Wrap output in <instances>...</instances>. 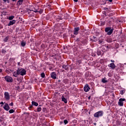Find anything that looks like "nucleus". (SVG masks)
I'll return each mask as SVG.
<instances>
[{
  "mask_svg": "<svg viewBox=\"0 0 126 126\" xmlns=\"http://www.w3.org/2000/svg\"><path fill=\"white\" fill-rule=\"evenodd\" d=\"M105 31L106 33H107V35H112L114 31V29H112L111 27H107L105 29Z\"/></svg>",
  "mask_w": 126,
  "mask_h": 126,
  "instance_id": "1",
  "label": "nucleus"
},
{
  "mask_svg": "<svg viewBox=\"0 0 126 126\" xmlns=\"http://www.w3.org/2000/svg\"><path fill=\"white\" fill-rule=\"evenodd\" d=\"M60 123L61 124H63V122H60Z\"/></svg>",
  "mask_w": 126,
  "mask_h": 126,
  "instance_id": "53",
  "label": "nucleus"
},
{
  "mask_svg": "<svg viewBox=\"0 0 126 126\" xmlns=\"http://www.w3.org/2000/svg\"><path fill=\"white\" fill-rule=\"evenodd\" d=\"M107 48H108V49H109V46H107Z\"/></svg>",
  "mask_w": 126,
  "mask_h": 126,
  "instance_id": "55",
  "label": "nucleus"
},
{
  "mask_svg": "<svg viewBox=\"0 0 126 126\" xmlns=\"http://www.w3.org/2000/svg\"><path fill=\"white\" fill-rule=\"evenodd\" d=\"M107 42H108V43H112V42H113V39L110 37H108L107 38L106 40Z\"/></svg>",
  "mask_w": 126,
  "mask_h": 126,
  "instance_id": "17",
  "label": "nucleus"
},
{
  "mask_svg": "<svg viewBox=\"0 0 126 126\" xmlns=\"http://www.w3.org/2000/svg\"><path fill=\"white\" fill-rule=\"evenodd\" d=\"M88 99L89 100H90V99H91V96H89Z\"/></svg>",
  "mask_w": 126,
  "mask_h": 126,
  "instance_id": "44",
  "label": "nucleus"
},
{
  "mask_svg": "<svg viewBox=\"0 0 126 126\" xmlns=\"http://www.w3.org/2000/svg\"><path fill=\"white\" fill-rule=\"evenodd\" d=\"M6 72L8 73V72H9V71L8 70H6Z\"/></svg>",
  "mask_w": 126,
  "mask_h": 126,
  "instance_id": "43",
  "label": "nucleus"
},
{
  "mask_svg": "<svg viewBox=\"0 0 126 126\" xmlns=\"http://www.w3.org/2000/svg\"><path fill=\"white\" fill-rule=\"evenodd\" d=\"M102 83H107L108 82V81L106 80V78H103L102 79Z\"/></svg>",
  "mask_w": 126,
  "mask_h": 126,
  "instance_id": "21",
  "label": "nucleus"
},
{
  "mask_svg": "<svg viewBox=\"0 0 126 126\" xmlns=\"http://www.w3.org/2000/svg\"><path fill=\"white\" fill-rule=\"evenodd\" d=\"M98 43L99 44H102V43H103V40H99Z\"/></svg>",
  "mask_w": 126,
  "mask_h": 126,
  "instance_id": "36",
  "label": "nucleus"
},
{
  "mask_svg": "<svg viewBox=\"0 0 126 126\" xmlns=\"http://www.w3.org/2000/svg\"><path fill=\"white\" fill-rule=\"evenodd\" d=\"M24 0H19L18 1H17V4L18 5H21V4H22V3L23 2V1Z\"/></svg>",
  "mask_w": 126,
  "mask_h": 126,
  "instance_id": "16",
  "label": "nucleus"
},
{
  "mask_svg": "<svg viewBox=\"0 0 126 126\" xmlns=\"http://www.w3.org/2000/svg\"><path fill=\"white\" fill-rule=\"evenodd\" d=\"M62 19H63V18H62V17H58L57 20V21H60V20H62Z\"/></svg>",
  "mask_w": 126,
  "mask_h": 126,
  "instance_id": "26",
  "label": "nucleus"
},
{
  "mask_svg": "<svg viewBox=\"0 0 126 126\" xmlns=\"http://www.w3.org/2000/svg\"><path fill=\"white\" fill-rule=\"evenodd\" d=\"M51 77L53 79H57V73L55 72H53L51 73Z\"/></svg>",
  "mask_w": 126,
  "mask_h": 126,
  "instance_id": "8",
  "label": "nucleus"
},
{
  "mask_svg": "<svg viewBox=\"0 0 126 126\" xmlns=\"http://www.w3.org/2000/svg\"><path fill=\"white\" fill-rule=\"evenodd\" d=\"M68 121H67V120H64V125H66V124H68Z\"/></svg>",
  "mask_w": 126,
  "mask_h": 126,
  "instance_id": "32",
  "label": "nucleus"
},
{
  "mask_svg": "<svg viewBox=\"0 0 126 126\" xmlns=\"http://www.w3.org/2000/svg\"><path fill=\"white\" fill-rule=\"evenodd\" d=\"M4 79L5 81H6L7 82H10V83H11L12 82H13V79H12V77L9 76H5Z\"/></svg>",
  "mask_w": 126,
  "mask_h": 126,
  "instance_id": "3",
  "label": "nucleus"
},
{
  "mask_svg": "<svg viewBox=\"0 0 126 126\" xmlns=\"http://www.w3.org/2000/svg\"><path fill=\"white\" fill-rule=\"evenodd\" d=\"M117 124L118 125V126H120V125H121V121H117Z\"/></svg>",
  "mask_w": 126,
  "mask_h": 126,
  "instance_id": "35",
  "label": "nucleus"
},
{
  "mask_svg": "<svg viewBox=\"0 0 126 126\" xmlns=\"http://www.w3.org/2000/svg\"><path fill=\"white\" fill-rule=\"evenodd\" d=\"M94 125L95 126H96V123H94Z\"/></svg>",
  "mask_w": 126,
  "mask_h": 126,
  "instance_id": "56",
  "label": "nucleus"
},
{
  "mask_svg": "<svg viewBox=\"0 0 126 126\" xmlns=\"http://www.w3.org/2000/svg\"><path fill=\"white\" fill-rule=\"evenodd\" d=\"M111 63H115V61L111 60Z\"/></svg>",
  "mask_w": 126,
  "mask_h": 126,
  "instance_id": "41",
  "label": "nucleus"
},
{
  "mask_svg": "<svg viewBox=\"0 0 126 126\" xmlns=\"http://www.w3.org/2000/svg\"><path fill=\"white\" fill-rule=\"evenodd\" d=\"M79 30H80L79 27L75 28L74 31V35H77L78 34V31H79Z\"/></svg>",
  "mask_w": 126,
  "mask_h": 126,
  "instance_id": "11",
  "label": "nucleus"
},
{
  "mask_svg": "<svg viewBox=\"0 0 126 126\" xmlns=\"http://www.w3.org/2000/svg\"><path fill=\"white\" fill-rule=\"evenodd\" d=\"M38 10H37L36 9H34V10H33V12H35V13L38 12Z\"/></svg>",
  "mask_w": 126,
  "mask_h": 126,
  "instance_id": "37",
  "label": "nucleus"
},
{
  "mask_svg": "<svg viewBox=\"0 0 126 126\" xmlns=\"http://www.w3.org/2000/svg\"><path fill=\"white\" fill-rule=\"evenodd\" d=\"M0 72H2V69H0Z\"/></svg>",
  "mask_w": 126,
  "mask_h": 126,
  "instance_id": "47",
  "label": "nucleus"
},
{
  "mask_svg": "<svg viewBox=\"0 0 126 126\" xmlns=\"http://www.w3.org/2000/svg\"><path fill=\"white\" fill-rule=\"evenodd\" d=\"M33 106H30V108H32Z\"/></svg>",
  "mask_w": 126,
  "mask_h": 126,
  "instance_id": "54",
  "label": "nucleus"
},
{
  "mask_svg": "<svg viewBox=\"0 0 126 126\" xmlns=\"http://www.w3.org/2000/svg\"><path fill=\"white\" fill-rule=\"evenodd\" d=\"M9 114H12L13 113H14V110L13 109H10L9 111Z\"/></svg>",
  "mask_w": 126,
  "mask_h": 126,
  "instance_id": "27",
  "label": "nucleus"
},
{
  "mask_svg": "<svg viewBox=\"0 0 126 126\" xmlns=\"http://www.w3.org/2000/svg\"><path fill=\"white\" fill-rule=\"evenodd\" d=\"M18 88H19V87H18Z\"/></svg>",
  "mask_w": 126,
  "mask_h": 126,
  "instance_id": "58",
  "label": "nucleus"
},
{
  "mask_svg": "<svg viewBox=\"0 0 126 126\" xmlns=\"http://www.w3.org/2000/svg\"><path fill=\"white\" fill-rule=\"evenodd\" d=\"M103 111H99L94 113V116L95 118H100V117H102V116H103Z\"/></svg>",
  "mask_w": 126,
  "mask_h": 126,
  "instance_id": "2",
  "label": "nucleus"
},
{
  "mask_svg": "<svg viewBox=\"0 0 126 126\" xmlns=\"http://www.w3.org/2000/svg\"><path fill=\"white\" fill-rule=\"evenodd\" d=\"M58 82H61V80H59Z\"/></svg>",
  "mask_w": 126,
  "mask_h": 126,
  "instance_id": "51",
  "label": "nucleus"
},
{
  "mask_svg": "<svg viewBox=\"0 0 126 126\" xmlns=\"http://www.w3.org/2000/svg\"><path fill=\"white\" fill-rule=\"evenodd\" d=\"M74 1H75V2H77L78 1V0H74Z\"/></svg>",
  "mask_w": 126,
  "mask_h": 126,
  "instance_id": "42",
  "label": "nucleus"
},
{
  "mask_svg": "<svg viewBox=\"0 0 126 126\" xmlns=\"http://www.w3.org/2000/svg\"><path fill=\"white\" fill-rule=\"evenodd\" d=\"M32 105L35 106L36 107H37V106H38V103H37L35 101H32Z\"/></svg>",
  "mask_w": 126,
  "mask_h": 126,
  "instance_id": "19",
  "label": "nucleus"
},
{
  "mask_svg": "<svg viewBox=\"0 0 126 126\" xmlns=\"http://www.w3.org/2000/svg\"><path fill=\"white\" fill-rule=\"evenodd\" d=\"M125 91H124V90H122L120 92V93L121 94V95H123L124 94V93H125L124 92Z\"/></svg>",
  "mask_w": 126,
  "mask_h": 126,
  "instance_id": "31",
  "label": "nucleus"
},
{
  "mask_svg": "<svg viewBox=\"0 0 126 126\" xmlns=\"http://www.w3.org/2000/svg\"><path fill=\"white\" fill-rule=\"evenodd\" d=\"M85 92H88L90 90V88L89 87V85H86L84 88Z\"/></svg>",
  "mask_w": 126,
  "mask_h": 126,
  "instance_id": "9",
  "label": "nucleus"
},
{
  "mask_svg": "<svg viewBox=\"0 0 126 126\" xmlns=\"http://www.w3.org/2000/svg\"><path fill=\"white\" fill-rule=\"evenodd\" d=\"M47 6H51V4H48L47 5Z\"/></svg>",
  "mask_w": 126,
  "mask_h": 126,
  "instance_id": "48",
  "label": "nucleus"
},
{
  "mask_svg": "<svg viewBox=\"0 0 126 126\" xmlns=\"http://www.w3.org/2000/svg\"><path fill=\"white\" fill-rule=\"evenodd\" d=\"M4 2H7V3H9L10 1L9 0H2Z\"/></svg>",
  "mask_w": 126,
  "mask_h": 126,
  "instance_id": "28",
  "label": "nucleus"
},
{
  "mask_svg": "<svg viewBox=\"0 0 126 126\" xmlns=\"http://www.w3.org/2000/svg\"><path fill=\"white\" fill-rule=\"evenodd\" d=\"M124 101H126L125 98H120L119 99V101L118 102V104L119 106H124Z\"/></svg>",
  "mask_w": 126,
  "mask_h": 126,
  "instance_id": "7",
  "label": "nucleus"
},
{
  "mask_svg": "<svg viewBox=\"0 0 126 126\" xmlns=\"http://www.w3.org/2000/svg\"><path fill=\"white\" fill-rule=\"evenodd\" d=\"M108 66H109V67H111V68H112V69H115L116 67V65H115V63H111L110 65H108Z\"/></svg>",
  "mask_w": 126,
  "mask_h": 126,
  "instance_id": "12",
  "label": "nucleus"
},
{
  "mask_svg": "<svg viewBox=\"0 0 126 126\" xmlns=\"http://www.w3.org/2000/svg\"><path fill=\"white\" fill-rule=\"evenodd\" d=\"M101 54H102V52H101V51L98 50L97 51V56H101Z\"/></svg>",
  "mask_w": 126,
  "mask_h": 126,
  "instance_id": "23",
  "label": "nucleus"
},
{
  "mask_svg": "<svg viewBox=\"0 0 126 126\" xmlns=\"http://www.w3.org/2000/svg\"><path fill=\"white\" fill-rule=\"evenodd\" d=\"M26 45V42H23V41L21 42V46H22V47H25Z\"/></svg>",
  "mask_w": 126,
  "mask_h": 126,
  "instance_id": "22",
  "label": "nucleus"
},
{
  "mask_svg": "<svg viewBox=\"0 0 126 126\" xmlns=\"http://www.w3.org/2000/svg\"><path fill=\"white\" fill-rule=\"evenodd\" d=\"M12 1H16L17 0H12Z\"/></svg>",
  "mask_w": 126,
  "mask_h": 126,
  "instance_id": "49",
  "label": "nucleus"
},
{
  "mask_svg": "<svg viewBox=\"0 0 126 126\" xmlns=\"http://www.w3.org/2000/svg\"><path fill=\"white\" fill-rule=\"evenodd\" d=\"M38 12H39V13H40V14L41 13H43V9L38 10Z\"/></svg>",
  "mask_w": 126,
  "mask_h": 126,
  "instance_id": "30",
  "label": "nucleus"
},
{
  "mask_svg": "<svg viewBox=\"0 0 126 126\" xmlns=\"http://www.w3.org/2000/svg\"><path fill=\"white\" fill-rule=\"evenodd\" d=\"M104 9H105V10L108 9V8L105 7Z\"/></svg>",
  "mask_w": 126,
  "mask_h": 126,
  "instance_id": "50",
  "label": "nucleus"
},
{
  "mask_svg": "<svg viewBox=\"0 0 126 126\" xmlns=\"http://www.w3.org/2000/svg\"><path fill=\"white\" fill-rule=\"evenodd\" d=\"M3 109L5 110V111H8L10 109V107H9L8 104L5 103V105L3 106Z\"/></svg>",
  "mask_w": 126,
  "mask_h": 126,
  "instance_id": "10",
  "label": "nucleus"
},
{
  "mask_svg": "<svg viewBox=\"0 0 126 126\" xmlns=\"http://www.w3.org/2000/svg\"><path fill=\"white\" fill-rule=\"evenodd\" d=\"M19 70L20 71V74L23 76V75H25L26 74V71L25 69L23 68H18Z\"/></svg>",
  "mask_w": 126,
  "mask_h": 126,
  "instance_id": "4",
  "label": "nucleus"
},
{
  "mask_svg": "<svg viewBox=\"0 0 126 126\" xmlns=\"http://www.w3.org/2000/svg\"><path fill=\"white\" fill-rule=\"evenodd\" d=\"M15 22H16V21L15 20H12L9 22V23L8 24V26H10L11 25H13V24H15Z\"/></svg>",
  "mask_w": 126,
  "mask_h": 126,
  "instance_id": "13",
  "label": "nucleus"
},
{
  "mask_svg": "<svg viewBox=\"0 0 126 126\" xmlns=\"http://www.w3.org/2000/svg\"><path fill=\"white\" fill-rule=\"evenodd\" d=\"M109 1H110V2H112V1H113V0H108Z\"/></svg>",
  "mask_w": 126,
  "mask_h": 126,
  "instance_id": "45",
  "label": "nucleus"
},
{
  "mask_svg": "<svg viewBox=\"0 0 126 126\" xmlns=\"http://www.w3.org/2000/svg\"><path fill=\"white\" fill-rule=\"evenodd\" d=\"M94 39H96V37L94 36Z\"/></svg>",
  "mask_w": 126,
  "mask_h": 126,
  "instance_id": "52",
  "label": "nucleus"
},
{
  "mask_svg": "<svg viewBox=\"0 0 126 126\" xmlns=\"http://www.w3.org/2000/svg\"><path fill=\"white\" fill-rule=\"evenodd\" d=\"M42 111V108L41 107L37 108V112H41Z\"/></svg>",
  "mask_w": 126,
  "mask_h": 126,
  "instance_id": "29",
  "label": "nucleus"
},
{
  "mask_svg": "<svg viewBox=\"0 0 126 126\" xmlns=\"http://www.w3.org/2000/svg\"><path fill=\"white\" fill-rule=\"evenodd\" d=\"M81 43L83 44V45H86L87 44V39H84L81 41Z\"/></svg>",
  "mask_w": 126,
  "mask_h": 126,
  "instance_id": "15",
  "label": "nucleus"
},
{
  "mask_svg": "<svg viewBox=\"0 0 126 126\" xmlns=\"http://www.w3.org/2000/svg\"><path fill=\"white\" fill-rule=\"evenodd\" d=\"M13 18H14V16H11L9 17V20H12V19H13Z\"/></svg>",
  "mask_w": 126,
  "mask_h": 126,
  "instance_id": "24",
  "label": "nucleus"
},
{
  "mask_svg": "<svg viewBox=\"0 0 126 126\" xmlns=\"http://www.w3.org/2000/svg\"><path fill=\"white\" fill-rule=\"evenodd\" d=\"M41 77H42V78H45V73L42 72L41 74Z\"/></svg>",
  "mask_w": 126,
  "mask_h": 126,
  "instance_id": "25",
  "label": "nucleus"
},
{
  "mask_svg": "<svg viewBox=\"0 0 126 126\" xmlns=\"http://www.w3.org/2000/svg\"><path fill=\"white\" fill-rule=\"evenodd\" d=\"M1 52L3 54L6 53V51H5V50H4V49H2Z\"/></svg>",
  "mask_w": 126,
  "mask_h": 126,
  "instance_id": "34",
  "label": "nucleus"
},
{
  "mask_svg": "<svg viewBox=\"0 0 126 126\" xmlns=\"http://www.w3.org/2000/svg\"><path fill=\"white\" fill-rule=\"evenodd\" d=\"M9 106H13V102H11L9 104Z\"/></svg>",
  "mask_w": 126,
  "mask_h": 126,
  "instance_id": "38",
  "label": "nucleus"
},
{
  "mask_svg": "<svg viewBox=\"0 0 126 126\" xmlns=\"http://www.w3.org/2000/svg\"><path fill=\"white\" fill-rule=\"evenodd\" d=\"M18 65H20V62L18 63Z\"/></svg>",
  "mask_w": 126,
  "mask_h": 126,
  "instance_id": "46",
  "label": "nucleus"
},
{
  "mask_svg": "<svg viewBox=\"0 0 126 126\" xmlns=\"http://www.w3.org/2000/svg\"><path fill=\"white\" fill-rule=\"evenodd\" d=\"M18 88H19V87H18Z\"/></svg>",
  "mask_w": 126,
  "mask_h": 126,
  "instance_id": "57",
  "label": "nucleus"
},
{
  "mask_svg": "<svg viewBox=\"0 0 126 126\" xmlns=\"http://www.w3.org/2000/svg\"><path fill=\"white\" fill-rule=\"evenodd\" d=\"M9 39V36H6L3 40L4 42H7Z\"/></svg>",
  "mask_w": 126,
  "mask_h": 126,
  "instance_id": "20",
  "label": "nucleus"
},
{
  "mask_svg": "<svg viewBox=\"0 0 126 126\" xmlns=\"http://www.w3.org/2000/svg\"><path fill=\"white\" fill-rule=\"evenodd\" d=\"M20 75V72L19 70V69H18L16 71L14 72L13 74V76H14V77H17L18 75Z\"/></svg>",
  "mask_w": 126,
  "mask_h": 126,
  "instance_id": "6",
  "label": "nucleus"
},
{
  "mask_svg": "<svg viewBox=\"0 0 126 126\" xmlns=\"http://www.w3.org/2000/svg\"><path fill=\"white\" fill-rule=\"evenodd\" d=\"M5 99L7 101H9V99H10V96L9 95V93L8 92H5L4 94Z\"/></svg>",
  "mask_w": 126,
  "mask_h": 126,
  "instance_id": "5",
  "label": "nucleus"
},
{
  "mask_svg": "<svg viewBox=\"0 0 126 126\" xmlns=\"http://www.w3.org/2000/svg\"><path fill=\"white\" fill-rule=\"evenodd\" d=\"M0 105H4V103L2 101L0 103Z\"/></svg>",
  "mask_w": 126,
  "mask_h": 126,
  "instance_id": "40",
  "label": "nucleus"
},
{
  "mask_svg": "<svg viewBox=\"0 0 126 126\" xmlns=\"http://www.w3.org/2000/svg\"><path fill=\"white\" fill-rule=\"evenodd\" d=\"M42 111H43V112H44V113H45V112H46V111H47V108H43L42 109Z\"/></svg>",
  "mask_w": 126,
  "mask_h": 126,
  "instance_id": "33",
  "label": "nucleus"
},
{
  "mask_svg": "<svg viewBox=\"0 0 126 126\" xmlns=\"http://www.w3.org/2000/svg\"><path fill=\"white\" fill-rule=\"evenodd\" d=\"M75 37V36L74 35L71 34V37L72 38H74Z\"/></svg>",
  "mask_w": 126,
  "mask_h": 126,
  "instance_id": "39",
  "label": "nucleus"
},
{
  "mask_svg": "<svg viewBox=\"0 0 126 126\" xmlns=\"http://www.w3.org/2000/svg\"><path fill=\"white\" fill-rule=\"evenodd\" d=\"M63 68H64L65 70H68V67H67V65H63Z\"/></svg>",
  "mask_w": 126,
  "mask_h": 126,
  "instance_id": "18",
  "label": "nucleus"
},
{
  "mask_svg": "<svg viewBox=\"0 0 126 126\" xmlns=\"http://www.w3.org/2000/svg\"><path fill=\"white\" fill-rule=\"evenodd\" d=\"M62 100L63 102H64V103H65V104H66V103H67V99L65 98L64 96L63 95H62Z\"/></svg>",
  "mask_w": 126,
  "mask_h": 126,
  "instance_id": "14",
  "label": "nucleus"
}]
</instances>
